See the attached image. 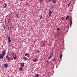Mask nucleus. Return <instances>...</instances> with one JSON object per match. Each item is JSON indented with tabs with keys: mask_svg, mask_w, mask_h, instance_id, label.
Returning <instances> with one entry per match:
<instances>
[{
	"mask_svg": "<svg viewBox=\"0 0 77 77\" xmlns=\"http://www.w3.org/2000/svg\"><path fill=\"white\" fill-rule=\"evenodd\" d=\"M3 56H5L3 55H2V54H0V58H1V59H3Z\"/></svg>",
	"mask_w": 77,
	"mask_h": 77,
	"instance_id": "obj_11",
	"label": "nucleus"
},
{
	"mask_svg": "<svg viewBox=\"0 0 77 77\" xmlns=\"http://www.w3.org/2000/svg\"><path fill=\"white\" fill-rule=\"evenodd\" d=\"M61 20H65V17H62L61 18Z\"/></svg>",
	"mask_w": 77,
	"mask_h": 77,
	"instance_id": "obj_22",
	"label": "nucleus"
},
{
	"mask_svg": "<svg viewBox=\"0 0 77 77\" xmlns=\"http://www.w3.org/2000/svg\"><path fill=\"white\" fill-rule=\"evenodd\" d=\"M4 66L5 68H8V64L7 63H5L4 64Z\"/></svg>",
	"mask_w": 77,
	"mask_h": 77,
	"instance_id": "obj_8",
	"label": "nucleus"
},
{
	"mask_svg": "<svg viewBox=\"0 0 77 77\" xmlns=\"http://www.w3.org/2000/svg\"><path fill=\"white\" fill-rule=\"evenodd\" d=\"M37 61V59H34L33 60V61L34 62H36Z\"/></svg>",
	"mask_w": 77,
	"mask_h": 77,
	"instance_id": "obj_15",
	"label": "nucleus"
},
{
	"mask_svg": "<svg viewBox=\"0 0 77 77\" xmlns=\"http://www.w3.org/2000/svg\"><path fill=\"white\" fill-rule=\"evenodd\" d=\"M69 16H68L66 17V20H68V19H69Z\"/></svg>",
	"mask_w": 77,
	"mask_h": 77,
	"instance_id": "obj_17",
	"label": "nucleus"
},
{
	"mask_svg": "<svg viewBox=\"0 0 77 77\" xmlns=\"http://www.w3.org/2000/svg\"><path fill=\"white\" fill-rule=\"evenodd\" d=\"M40 46L41 47L45 46V42L44 41H42L40 43Z\"/></svg>",
	"mask_w": 77,
	"mask_h": 77,
	"instance_id": "obj_1",
	"label": "nucleus"
},
{
	"mask_svg": "<svg viewBox=\"0 0 77 77\" xmlns=\"http://www.w3.org/2000/svg\"><path fill=\"white\" fill-rule=\"evenodd\" d=\"M60 58H62V54H60Z\"/></svg>",
	"mask_w": 77,
	"mask_h": 77,
	"instance_id": "obj_23",
	"label": "nucleus"
},
{
	"mask_svg": "<svg viewBox=\"0 0 77 77\" xmlns=\"http://www.w3.org/2000/svg\"><path fill=\"white\" fill-rule=\"evenodd\" d=\"M6 38H8V41L9 42H11V37L8 36V35H7L6 36Z\"/></svg>",
	"mask_w": 77,
	"mask_h": 77,
	"instance_id": "obj_2",
	"label": "nucleus"
},
{
	"mask_svg": "<svg viewBox=\"0 0 77 77\" xmlns=\"http://www.w3.org/2000/svg\"><path fill=\"white\" fill-rule=\"evenodd\" d=\"M52 1L54 4H56V3L57 2V0H52Z\"/></svg>",
	"mask_w": 77,
	"mask_h": 77,
	"instance_id": "obj_10",
	"label": "nucleus"
},
{
	"mask_svg": "<svg viewBox=\"0 0 77 77\" xmlns=\"http://www.w3.org/2000/svg\"><path fill=\"white\" fill-rule=\"evenodd\" d=\"M51 1V0H48V2H50Z\"/></svg>",
	"mask_w": 77,
	"mask_h": 77,
	"instance_id": "obj_28",
	"label": "nucleus"
},
{
	"mask_svg": "<svg viewBox=\"0 0 77 77\" xmlns=\"http://www.w3.org/2000/svg\"><path fill=\"white\" fill-rule=\"evenodd\" d=\"M10 34H11H11L12 33V32H11V31H10Z\"/></svg>",
	"mask_w": 77,
	"mask_h": 77,
	"instance_id": "obj_29",
	"label": "nucleus"
},
{
	"mask_svg": "<svg viewBox=\"0 0 77 77\" xmlns=\"http://www.w3.org/2000/svg\"><path fill=\"white\" fill-rule=\"evenodd\" d=\"M71 5V3H69V4H68V7H69V5Z\"/></svg>",
	"mask_w": 77,
	"mask_h": 77,
	"instance_id": "obj_26",
	"label": "nucleus"
},
{
	"mask_svg": "<svg viewBox=\"0 0 77 77\" xmlns=\"http://www.w3.org/2000/svg\"><path fill=\"white\" fill-rule=\"evenodd\" d=\"M35 77H39V74H36L35 75Z\"/></svg>",
	"mask_w": 77,
	"mask_h": 77,
	"instance_id": "obj_16",
	"label": "nucleus"
},
{
	"mask_svg": "<svg viewBox=\"0 0 77 77\" xmlns=\"http://www.w3.org/2000/svg\"><path fill=\"white\" fill-rule=\"evenodd\" d=\"M52 8H54V5H52Z\"/></svg>",
	"mask_w": 77,
	"mask_h": 77,
	"instance_id": "obj_30",
	"label": "nucleus"
},
{
	"mask_svg": "<svg viewBox=\"0 0 77 77\" xmlns=\"http://www.w3.org/2000/svg\"><path fill=\"white\" fill-rule=\"evenodd\" d=\"M24 56H27V57H29V53H25V54H24Z\"/></svg>",
	"mask_w": 77,
	"mask_h": 77,
	"instance_id": "obj_7",
	"label": "nucleus"
},
{
	"mask_svg": "<svg viewBox=\"0 0 77 77\" xmlns=\"http://www.w3.org/2000/svg\"><path fill=\"white\" fill-rule=\"evenodd\" d=\"M7 6H8V5H6V4H5L4 8H6V7H7Z\"/></svg>",
	"mask_w": 77,
	"mask_h": 77,
	"instance_id": "obj_18",
	"label": "nucleus"
},
{
	"mask_svg": "<svg viewBox=\"0 0 77 77\" xmlns=\"http://www.w3.org/2000/svg\"><path fill=\"white\" fill-rule=\"evenodd\" d=\"M6 57L7 59H8V60H11V58H10V57H8V55H7L6 56Z\"/></svg>",
	"mask_w": 77,
	"mask_h": 77,
	"instance_id": "obj_12",
	"label": "nucleus"
},
{
	"mask_svg": "<svg viewBox=\"0 0 77 77\" xmlns=\"http://www.w3.org/2000/svg\"><path fill=\"white\" fill-rule=\"evenodd\" d=\"M37 53H40V52H39V50H38L37 51Z\"/></svg>",
	"mask_w": 77,
	"mask_h": 77,
	"instance_id": "obj_24",
	"label": "nucleus"
},
{
	"mask_svg": "<svg viewBox=\"0 0 77 77\" xmlns=\"http://www.w3.org/2000/svg\"><path fill=\"white\" fill-rule=\"evenodd\" d=\"M19 16H20V14L18 13H17L16 15V17L18 18H19Z\"/></svg>",
	"mask_w": 77,
	"mask_h": 77,
	"instance_id": "obj_13",
	"label": "nucleus"
},
{
	"mask_svg": "<svg viewBox=\"0 0 77 77\" xmlns=\"http://www.w3.org/2000/svg\"><path fill=\"white\" fill-rule=\"evenodd\" d=\"M11 55H12V56H13V57L15 56V55H14V53H11Z\"/></svg>",
	"mask_w": 77,
	"mask_h": 77,
	"instance_id": "obj_21",
	"label": "nucleus"
},
{
	"mask_svg": "<svg viewBox=\"0 0 77 77\" xmlns=\"http://www.w3.org/2000/svg\"><path fill=\"white\" fill-rule=\"evenodd\" d=\"M41 2H42V0H40Z\"/></svg>",
	"mask_w": 77,
	"mask_h": 77,
	"instance_id": "obj_31",
	"label": "nucleus"
},
{
	"mask_svg": "<svg viewBox=\"0 0 77 77\" xmlns=\"http://www.w3.org/2000/svg\"><path fill=\"white\" fill-rule=\"evenodd\" d=\"M5 53H6V51H5V50H3L2 52L3 56H5Z\"/></svg>",
	"mask_w": 77,
	"mask_h": 77,
	"instance_id": "obj_5",
	"label": "nucleus"
},
{
	"mask_svg": "<svg viewBox=\"0 0 77 77\" xmlns=\"http://www.w3.org/2000/svg\"><path fill=\"white\" fill-rule=\"evenodd\" d=\"M52 57H53V54L52 53H51V54H50V56H49V57L48 58V59H51V58Z\"/></svg>",
	"mask_w": 77,
	"mask_h": 77,
	"instance_id": "obj_4",
	"label": "nucleus"
},
{
	"mask_svg": "<svg viewBox=\"0 0 77 77\" xmlns=\"http://www.w3.org/2000/svg\"><path fill=\"white\" fill-rule=\"evenodd\" d=\"M21 66V67H24V64L23 62L22 63H20Z\"/></svg>",
	"mask_w": 77,
	"mask_h": 77,
	"instance_id": "obj_9",
	"label": "nucleus"
},
{
	"mask_svg": "<svg viewBox=\"0 0 77 77\" xmlns=\"http://www.w3.org/2000/svg\"><path fill=\"white\" fill-rule=\"evenodd\" d=\"M14 60H16L17 59V56H16V54H15V57H14Z\"/></svg>",
	"mask_w": 77,
	"mask_h": 77,
	"instance_id": "obj_14",
	"label": "nucleus"
},
{
	"mask_svg": "<svg viewBox=\"0 0 77 77\" xmlns=\"http://www.w3.org/2000/svg\"><path fill=\"white\" fill-rule=\"evenodd\" d=\"M48 60H47L46 61H45V63H48Z\"/></svg>",
	"mask_w": 77,
	"mask_h": 77,
	"instance_id": "obj_27",
	"label": "nucleus"
},
{
	"mask_svg": "<svg viewBox=\"0 0 77 77\" xmlns=\"http://www.w3.org/2000/svg\"><path fill=\"white\" fill-rule=\"evenodd\" d=\"M23 59H24V60H27V57H23Z\"/></svg>",
	"mask_w": 77,
	"mask_h": 77,
	"instance_id": "obj_19",
	"label": "nucleus"
},
{
	"mask_svg": "<svg viewBox=\"0 0 77 77\" xmlns=\"http://www.w3.org/2000/svg\"><path fill=\"white\" fill-rule=\"evenodd\" d=\"M52 14V11L51 10L49 11V16L51 17V14Z\"/></svg>",
	"mask_w": 77,
	"mask_h": 77,
	"instance_id": "obj_3",
	"label": "nucleus"
},
{
	"mask_svg": "<svg viewBox=\"0 0 77 77\" xmlns=\"http://www.w3.org/2000/svg\"><path fill=\"white\" fill-rule=\"evenodd\" d=\"M19 71H23V67H20L19 68Z\"/></svg>",
	"mask_w": 77,
	"mask_h": 77,
	"instance_id": "obj_6",
	"label": "nucleus"
},
{
	"mask_svg": "<svg viewBox=\"0 0 77 77\" xmlns=\"http://www.w3.org/2000/svg\"><path fill=\"white\" fill-rule=\"evenodd\" d=\"M57 30L58 31H59V30H60V28H57Z\"/></svg>",
	"mask_w": 77,
	"mask_h": 77,
	"instance_id": "obj_25",
	"label": "nucleus"
},
{
	"mask_svg": "<svg viewBox=\"0 0 77 77\" xmlns=\"http://www.w3.org/2000/svg\"><path fill=\"white\" fill-rule=\"evenodd\" d=\"M70 24H72V19H70Z\"/></svg>",
	"mask_w": 77,
	"mask_h": 77,
	"instance_id": "obj_20",
	"label": "nucleus"
}]
</instances>
